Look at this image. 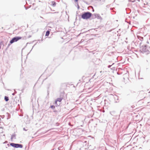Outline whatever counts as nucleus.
Here are the masks:
<instances>
[{
  "instance_id": "obj_1",
  "label": "nucleus",
  "mask_w": 150,
  "mask_h": 150,
  "mask_svg": "<svg viewBox=\"0 0 150 150\" xmlns=\"http://www.w3.org/2000/svg\"><path fill=\"white\" fill-rule=\"evenodd\" d=\"M91 16V13L87 12L81 15V18L84 19H87L90 18Z\"/></svg>"
},
{
  "instance_id": "obj_2",
  "label": "nucleus",
  "mask_w": 150,
  "mask_h": 150,
  "mask_svg": "<svg viewBox=\"0 0 150 150\" xmlns=\"http://www.w3.org/2000/svg\"><path fill=\"white\" fill-rule=\"evenodd\" d=\"M10 145L13 147L15 148H22L23 147V146L21 144H16L14 143H11Z\"/></svg>"
},
{
  "instance_id": "obj_3",
  "label": "nucleus",
  "mask_w": 150,
  "mask_h": 150,
  "mask_svg": "<svg viewBox=\"0 0 150 150\" xmlns=\"http://www.w3.org/2000/svg\"><path fill=\"white\" fill-rule=\"evenodd\" d=\"M22 38L21 37H16L12 39L10 41V43L12 44L14 42H16L18 40L21 39Z\"/></svg>"
},
{
  "instance_id": "obj_4",
  "label": "nucleus",
  "mask_w": 150,
  "mask_h": 150,
  "mask_svg": "<svg viewBox=\"0 0 150 150\" xmlns=\"http://www.w3.org/2000/svg\"><path fill=\"white\" fill-rule=\"evenodd\" d=\"M142 50L143 52L148 53L149 51L148 49V48L146 46H145L143 47L142 48Z\"/></svg>"
},
{
  "instance_id": "obj_5",
  "label": "nucleus",
  "mask_w": 150,
  "mask_h": 150,
  "mask_svg": "<svg viewBox=\"0 0 150 150\" xmlns=\"http://www.w3.org/2000/svg\"><path fill=\"white\" fill-rule=\"evenodd\" d=\"M62 100L61 98H58L55 102V103L57 105V102H61Z\"/></svg>"
},
{
  "instance_id": "obj_6",
  "label": "nucleus",
  "mask_w": 150,
  "mask_h": 150,
  "mask_svg": "<svg viewBox=\"0 0 150 150\" xmlns=\"http://www.w3.org/2000/svg\"><path fill=\"white\" fill-rule=\"evenodd\" d=\"M51 5L53 6H56V3L54 1L51 2Z\"/></svg>"
},
{
  "instance_id": "obj_7",
  "label": "nucleus",
  "mask_w": 150,
  "mask_h": 150,
  "mask_svg": "<svg viewBox=\"0 0 150 150\" xmlns=\"http://www.w3.org/2000/svg\"><path fill=\"white\" fill-rule=\"evenodd\" d=\"M4 99H5V100L6 101H8L9 100L8 97L6 96H5V97Z\"/></svg>"
},
{
  "instance_id": "obj_8",
  "label": "nucleus",
  "mask_w": 150,
  "mask_h": 150,
  "mask_svg": "<svg viewBox=\"0 0 150 150\" xmlns=\"http://www.w3.org/2000/svg\"><path fill=\"white\" fill-rule=\"evenodd\" d=\"M49 34H50V32L49 31H47L46 34H45V36H48L49 35Z\"/></svg>"
},
{
  "instance_id": "obj_9",
  "label": "nucleus",
  "mask_w": 150,
  "mask_h": 150,
  "mask_svg": "<svg viewBox=\"0 0 150 150\" xmlns=\"http://www.w3.org/2000/svg\"><path fill=\"white\" fill-rule=\"evenodd\" d=\"M50 107L52 108H55V107L54 105H51Z\"/></svg>"
},
{
  "instance_id": "obj_10",
  "label": "nucleus",
  "mask_w": 150,
  "mask_h": 150,
  "mask_svg": "<svg viewBox=\"0 0 150 150\" xmlns=\"http://www.w3.org/2000/svg\"><path fill=\"white\" fill-rule=\"evenodd\" d=\"M76 2H77L78 1V0H74Z\"/></svg>"
},
{
  "instance_id": "obj_11",
  "label": "nucleus",
  "mask_w": 150,
  "mask_h": 150,
  "mask_svg": "<svg viewBox=\"0 0 150 150\" xmlns=\"http://www.w3.org/2000/svg\"><path fill=\"white\" fill-rule=\"evenodd\" d=\"M129 1H132L131 0H129Z\"/></svg>"
}]
</instances>
